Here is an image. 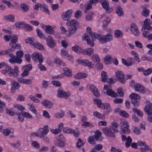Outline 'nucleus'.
I'll use <instances>...</instances> for the list:
<instances>
[{"label":"nucleus","mask_w":152,"mask_h":152,"mask_svg":"<svg viewBox=\"0 0 152 152\" xmlns=\"http://www.w3.org/2000/svg\"><path fill=\"white\" fill-rule=\"evenodd\" d=\"M11 39L10 42V46L15 49H20L21 48L20 45L18 44H16L18 41V37L17 35L14 34L12 36L10 35H5L4 36V38L6 41H9L11 38Z\"/></svg>","instance_id":"f257e3e1"},{"label":"nucleus","mask_w":152,"mask_h":152,"mask_svg":"<svg viewBox=\"0 0 152 152\" xmlns=\"http://www.w3.org/2000/svg\"><path fill=\"white\" fill-rule=\"evenodd\" d=\"M23 51L21 50H19L16 52V56L12 53L10 54L9 56L11 58L9 59L10 62L13 64L15 63L21 64L22 61L21 58L23 56Z\"/></svg>","instance_id":"f03ea898"},{"label":"nucleus","mask_w":152,"mask_h":152,"mask_svg":"<svg viewBox=\"0 0 152 152\" xmlns=\"http://www.w3.org/2000/svg\"><path fill=\"white\" fill-rule=\"evenodd\" d=\"M86 31L88 33L90 34V36L91 38V40L90 38L89 37L88 35L86 34L84 37L83 38L85 39L87 42L88 44L90 45L91 46L93 47L94 46V44L93 42H92V41L95 40L97 37L96 34H98L93 33L92 29L90 27H88L86 28Z\"/></svg>","instance_id":"7ed1b4c3"},{"label":"nucleus","mask_w":152,"mask_h":152,"mask_svg":"<svg viewBox=\"0 0 152 152\" xmlns=\"http://www.w3.org/2000/svg\"><path fill=\"white\" fill-rule=\"evenodd\" d=\"M96 39L99 40L100 43H105L107 42L111 41L112 39L113 36L110 33H108L105 35L102 36L99 34H96Z\"/></svg>","instance_id":"20e7f679"},{"label":"nucleus","mask_w":152,"mask_h":152,"mask_svg":"<svg viewBox=\"0 0 152 152\" xmlns=\"http://www.w3.org/2000/svg\"><path fill=\"white\" fill-rule=\"evenodd\" d=\"M66 23L69 26H71V27L69 28V33L71 34H74L77 29L76 26L78 24L77 21L71 20L67 21Z\"/></svg>","instance_id":"39448f33"},{"label":"nucleus","mask_w":152,"mask_h":152,"mask_svg":"<svg viewBox=\"0 0 152 152\" xmlns=\"http://www.w3.org/2000/svg\"><path fill=\"white\" fill-rule=\"evenodd\" d=\"M32 66L30 64L24 66L22 68L21 70L23 72L21 74V76L25 77L28 76L29 74V72L32 69Z\"/></svg>","instance_id":"423d86ee"},{"label":"nucleus","mask_w":152,"mask_h":152,"mask_svg":"<svg viewBox=\"0 0 152 152\" xmlns=\"http://www.w3.org/2000/svg\"><path fill=\"white\" fill-rule=\"evenodd\" d=\"M45 39L46 40L47 45L49 48H53L56 45V42L52 36H48Z\"/></svg>","instance_id":"0eeeda50"},{"label":"nucleus","mask_w":152,"mask_h":152,"mask_svg":"<svg viewBox=\"0 0 152 152\" xmlns=\"http://www.w3.org/2000/svg\"><path fill=\"white\" fill-rule=\"evenodd\" d=\"M32 58L35 62H38L39 63H42L43 62V58L41 53H33L32 55Z\"/></svg>","instance_id":"6e6552de"},{"label":"nucleus","mask_w":152,"mask_h":152,"mask_svg":"<svg viewBox=\"0 0 152 152\" xmlns=\"http://www.w3.org/2000/svg\"><path fill=\"white\" fill-rule=\"evenodd\" d=\"M57 96L61 98H68L69 96L70 95V93L68 92H66L62 89H59L58 90Z\"/></svg>","instance_id":"1a4fd4ad"},{"label":"nucleus","mask_w":152,"mask_h":152,"mask_svg":"<svg viewBox=\"0 0 152 152\" xmlns=\"http://www.w3.org/2000/svg\"><path fill=\"white\" fill-rule=\"evenodd\" d=\"M118 80L121 83H124L126 82L124 73L121 71H117L115 73Z\"/></svg>","instance_id":"9d476101"},{"label":"nucleus","mask_w":152,"mask_h":152,"mask_svg":"<svg viewBox=\"0 0 152 152\" xmlns=\"http://www.w3.org/2000/svg\"><path fill=\"white\" fill-rule=\"evenodd\" d=\"M49 132L47 126H45L43 128H40L38 130V132L40 134V137L42 138L47 135Z\"/></svg>","instance_id":"9b49d317"},{"label":"nucleus","mask_w":152,"mask_h":152,"mask_svg":"<svg viewBox=\"0 0 152 152\" xmlns=\"http://www.w3.org/2000/svg\"><path fill=\"white\" fill-rule=\"evenodd\" d=\"M121 129L124 133L126 134L129 133L130 131L129 129V125L126 122H121L120 123Z\"/></svg>","instance_id":"f8f14e48"},{"label":"nucleus","mask_w":152,"mask_h":152,"mask_svg":"<svg viewBox=\"0 0 152 152\" xmlns=\"http://www.w3.org/2000/svg\"><path fill=\"white\" fill-rule=\"evenodd\" d=\"M77 61L79 63L81 64L86 66H87L89 68L91 69L93 67V64L87 59L78 60Z\"/></svg>","instance_id":"ddd939ff"},{"label":"nucleus","mask_w":152,"mask_h":152,"mask_svg":"<svg viewBox=\"0 0 152 152\" xmlns=\"http://www.w3.org/2000/svg\"><path fill=\"white\" fill-rule=\"evenodd\" d=\"M102 132L103 134L105 135L114 138L115 136L112 130L107 127H104L102 129Z\"/></svg>","instance_id":"4468645a"},{"label":"nucleus","mask_w":152,"mask_h":152,"mask_svg":"<svg viewBox=\"0 0 152 152\" xmlns=\"http://www.w3.org/2000/svg\"><path fill=\"white\" fill-rule=\"evenodd\" d=\"M130 30L132 33L135 36H137L139 35L140 32L135 23H132L131 24Z\"/></svg>","instance_id":"2eb2a0df"},{"label":"nucleus","mask_w":152,"mask_h":152,"mask_svg":"<svg viewBox=\"0 0 152 152\" xmlns=\"http://www.w3.org/2000/svg\"><path fill=\"white\" fill-rule=\"evenodd\" d=\"M134 88L135 90L142 94H144L146 91L144 87L141 85L139 84H137L134 86Z\"/></svg>","instance_id":"dca6fc26"},{"label":"nucleus","mask_w":152,"mask_h":152,"mask_svg":"<svg viewBox=\"0 0 152 152\" xmlns=\"http://www.w3.org/2000/svg\"><path fill=\"white\" fill-rule=\"evenodd\" d=\"M121 61L123 64L126 66H130L134 63V60L133 58H129L127 59V61L124 58H122Z\"/></svg>","instance_id":"f3484780"},{"label":"nucleus","mask_w":152,"mask_h":152,"mask_svg":"<svg viewBox=\"0 0 152 152\" xmlns=\"http://www.w3.org/2000/svg\"><path fill=\"white\" fill-rule=\"evenodd\" d=\"M72 12V10H69L63 13L62 15V19L65 20H67V21L70 20L69 19L70 18Z\"/></svg>","instance_id":"a211bd4d"},{"label":"nucleus","mask_w":152,"mask_h":152,"mask_svg":"<svg viewBox=\"0 0 152 152\" xmlns=\"http://www.w3.org/2000/svg\"><path fill=\"white\" fill-rule=\"evenodd\" d=\"M121 138L123 141H126L125 142V146L126 148L129 147L131 144L132 142V139L129 136L128 137H127L124 135L122 136Z\"/></svg>","instance_id":"6ab92c4d"},{"label":"nucleus","mask_w":152,"mask_h":152,"mask_svg":"<svg viewBox=\"0 0 152 152\" xmlns=\"http://www.w3.org/2000/svg\"><path fill=\"white\" fill-rule=\"evenodd\" d=\"M151 24V20L149 19H146L144 21L143 27L144 29H147L148 30H151L152 27L150 26Z\"/></svg>","instance_id":"aec40b11"},{"label":"nucleus","mask_w":152,"mask_h":152,"mask_svg":"<svg viewBox=\"0 0 152 152\" xmlns=\"http://www.w3.org/2000/svg\"><path fill=\"white\" fill-rule=\"evenodd\" d=\"M45 31L47 34H53L55 33L53 28L50 25L46 26Z\"/></svg>","instance_id":"412c9836"},{"label":"nucleus","mask_w":152,"mask_h":152,"mask_svg":"<svg viewBox=\"0 0 152 152\" xmlns=\"http://www.w3.org/2000/svg\"><path fill=\"white\" fill-rule=\"evenodd\" d=\"M42 104L45 107L49 108H51L53 106V104L49 100L45 99L41 102Z\"/></svg>","instance_id":"4be33fe9"},{"label":"nucleus","mask_w":152,"mask_h":152,"mask_svg":"<svg viewBox=\"0 0 152 152\" xmlns=\"http://www.w3.org/2000/svg\"><path fill=\"white\" fill-rule=\"evenodd\" d=\"M90 88L95 96L98 97L99 96V91L97 88L93 85H91L90 86Z\"/></svg>","instance_id":"5701e85b"},{"label":"nucleus","mask_w":152,"mask_h":152,"mask_svg":"<svg viewBox=\"0 0 152 152\" xmlns=\"http://www.w3.org/2000/svg\"><path fill=\"white\" fill-rule=\"evenodd\" d=\"M102 4L103 8L106 10V12L109 13L110 12V11L109 4L108 1L104 0L102 2Z\"/></svg>","instance_id":"b1692460"},{"label":"nucleus","mask_w":152,"mask_h":152,"mask_svg":"<svg viewBox=\"0 0 152 152\" xmlns=\"http://www.w3.org/2000/svg\"><path fill=\"white\" fill-rule=\"evenodd\" d=\"M63 70L64 74L68 77H71L72 75L71 70L68 67H65L63 68Z\"/></svg>","instance_id":"393cba45"},{"label":"nucleus","mask_w":152,"mask_h":152,"mask_svg":"<svg viewBox=\"0 0 152 152\" xmlns=\"http://www.w3.org/2000/svg\"><path fill=\"white\" fill-rule=\"evenodd\" d=\"M83 54L91 56L94 53V50L92 48H87L82 51Z\"/></svg>","instance_id":"a878e982"},{"label":"nucleus","mask_w":152,"mask_h":152,"mask_svg":"<svg viewBox=\"0 0 152 152\" xmlns=\"http://www.w3.org/2000/svg\"><path fill=\"white\" fill-rule=\"evenodd\" d=\"M10 76L16 77L19 75V70L17 66L14 67V69H12Z\"/></svg>","instance_id":"bb28decb"},{"label":"nucleus","mask_w":152,"mask_h":152,"mask_svg":"<svg viewBox=\"0 0 152 152\" xmlns=\"http://www.w3.org/2000/svg\"><path fill=\"white\" fill-rule=\"evenodd\" d=\"M107 94L111 96L112 97H116L118 96L116 93L113 90L110 89H107Z\"/></svg>","instance_id":"cd10ccee"},{"label":"nucleus","mask_w":152,"mask_h":152,"mask_svg":"<svg viewBox=\"0 0 152 152\" xmlns=\"http://www.w3.org/2000/svg\"><path fill=\"white\" fill-rule=\"evenodd\" d=\"M137 144L138 145L143 146V148H140V150L143 151H144L148 149V147H147L145 143L142 141H139L137 142Z\"/></svg>","instance_id":"c85d7f7f"},{"label":"nucleus","mask_w":152,"mask_h":152,"mask_svg":"<svg viewBox=\"0 0 152 152\" xmlns=\"http://www.w3.org/2000/svg\"><path fill=\"white\" fill-rule=\"evenodd\" d=\"M145 109L147 114H151L152 111V104H150L146 105Z\"/></svg>","instance_id":"c756f323"},{"label":"nucleus","mask_w":152,"mask_h":152,"mask_svg":"<svg viewBox=\"0 0 152 152\" xmlns=\"http://www.w3.org/2000/svg\"><path fill=\"white\" fill-rule=\"evenodd\" d=\"M102 148L103 146L101 144H99L96 145L90 152H97V151L102 150Z\"/></svg>","instance_id":"7c9ffc66"},{"label":"nucleus","mask_w":152,"mask_h":152,"mask_svg":"<svg viewBox=\"0 0 152 152\" xmlns=\"http://www.w3.org/2000/svg\"><path fill=\"white\" fill-rule=\"evenodd\" d=\"M93 115L94 116L102 119H104L105 118L104 115L97 111L94 112L93 113Z\"/></svg>","instance_id":"2f4dec72"},{"label":"nucleus","mask_w":152,"mask_h":152,"mask_svg":"<svg viewBox=\"0 0 152 152\" xmlns=\"http://www.w3.org/2000/svg\"><path fill=\"white\" fill-rule=\"evenodd\" d=\"M54 144L55 145L61 147H63L64 145V143L62 140H60L59 139H57L56 141L54 142Z\"/></svg>","instance_id":"473e14b6"},{"label":"nucleus","mask_w":152,"mask_h":152,"mask_svg":"<svg viewBox=\"0 0 152 152\" xmlns=\"http://www.w3.org/2000/svg\"><path fill=\"white\" fill-rule=\"evenodd\" d=\"M116 13L119 16H122L124 14V12L122 8L118 6L116 7Z\"/></svg>","instance_id":"72a5a7b5"},{"label":"nucleus","mask_w":152,"mask_h":152,"mask_svg":"<svg viewBox=\"0 0 152 152\" xmlns=\"http://www.w3.org/2000/svg\"><path fill=\"white\" fill-rule=\"evenodd\" d=\"M87 76V74L85 73H79L77 74L75 76L76 79H79L80 78H84Z\"/></svg>","instance_id":"f704fd0d"},{"label":"nucleus","mask_w":152,"mask_h":152,"mask_svg":"<svg viewBox=\"0 0 152 152\" xmlns=\"http://www.w3.org/2000/svg\"><path fill=\"white\" fill-rule=\"evenodd\" d=\"M41 9L42 11L45 12L48 15L50 14V12L48 9V7L45 4H43V5L41 4Z\"/></svg>","instance_id":"c9c22d12"},{"label":"nucleus","mask_w":152,"mask_h":152,"mask_svg":"<svg viewBox=\"0 0 152 152\" xmlns=\"http://www.w3.org/2000/svg\"><path fill=\"white\" fill-rule=\"evenodd\" d=\"M36 32L38 37L42 39L46 38L45 35L42 33V31L39 29H37Z\"/></svg>","instance_id":"e433bc0d"},{"label":"nucleus","mask_w":152,"mask_h":152,"mask_svg":"<svg viewBox=\"0 0 152 152\" xmlns=\"http://www.w3.org/2000/svg\"><path fill=\"white\" fill-rule=\"evenodd\" d=\"M72 49L73 51L78 53H80L82 52L81 48L77 45H75L72 47Z\"/></svg>","instance_id":"4c0bfd02"},{"label":"nucleus","mask_w":152,"mask_h":152,"mask_svg":"<svg viewBox=\"0 0 152 152\" xmlns=\"http://www.w3.org/2000/svg\"><path fill=\"white\" fill-rule=\"evenodd\" d=\"M132 110L134 113L137 114L138 116L140 117H142L143 116V114L138 109L134 108H132Z\"/></svg>","instance_id":"58836bf2"},{"label":"nucleus","mask_w":152,"mask_h":152,"mask_svg":"<svg viewBox=\"0 0 152 152\" xmlns=\"http://www.w3.org/2000/svg\"><path fill=\"white\" fill-rule=\"evenodd\" d=\"M12 69V68L10 66H7L5 68V69L3 70L2 71V73L4 74L7 73L10 76Z\"/></svg>","instance_id":"ea45409f"},{"label":"nucleus","mask_w":152,"mask_h":152,"mask_svg":"<svg viewBox=\"0 0 152 152\" xmlns=\"http://www.w3.org/2000/svg\"><path fill=\"white\" fill-rule=\"evenodd\" d=\"M104 62L105 63L107 64H110L111 61V57L110 55H107L104 58Z\"/></svg>","instance_id":"a19ab883"},{"label":"nucleus","mask_w":152,"mask_h":152,"mask_svg":"<svg viewBox=\"0 0 152 152\" xmlns=\"http://www.w3.org/2000/svg\"><path fill=\"white\" fill-rule=\"evenodd\" d=\"M149 12L150 10L144 7L143 8L141 13L143 16L146 17L149 15Z\"/></svg>","instance_id":"79ce46f5"},{"label":"nucleus","mask_w":152,"mask_h":152,"mask_svg":"<svg viewBox=\"0 0 152 152\" xmlns=\"http://www.w3.org/2000/svg\"><path fill=\"white\" fill-rule=\"evenodd\" d=\"M25 23L23 22L19 21L15 23L16 27L19 28H24Z\"/></svg>","instance_id":"37998d69"},{"label":"nucleus","mask_w":152,"mask_h":152,"mask_svg":"<svg viewBox=\"0 0 152 152\" xmlns=\"http://www.w3.org/2000/svg\"><path fill=\"white\" fill-rule=\"evenodd\" d=\"M4 18L6 20H9L13 22L14 21V16L13 15H10L5 16Z\"/></svg>","instance_id":"c03bdc74"},{"label":"nucleus","mask_w":152,"mask_h":152,"mask_svg":"<svg viewBox=\"0 0 152 152\" xmlns=\"http://www.w3.org/2000/svg\"><path fill=\"white\" fill-rule=\"evenodd\" d=\"M35 48L43 50L44 49L43 46L41 44L38 42H36L33 44Z\"/></svg>","instance_id":"a18cd8bd"},{"label":"nucleus","mask_w":152,"mask_h":152,"mask_svg":"<svg viewBox=\"0 0 152 152\" xmlns=\"http://www.w3.org/2000/svg\"><path fill=\"white\" fill-rule=\"evenodd\" d=\"M102 133L98 130H96L95 132V135L94 136L96 140H98L99 138L101 136Z\"/></svg>","instance_id":"49530a36"},{"label":"nucleus","mask_w":152,"mask_h":152,"mask_svg":"<svg viewBox=\"0 0 152 152\" xmlns=\"http://www.w3.org/2000/svg\"><path fill=\"white\" fill-rule=\"evenodd\" d=\"M102 75V81L103 82H105L107 78V73L106 72L102 71L101 73Z\"/></svg>","instance_id":"de8ad7c7"},{"label":"nucleus","mask_w":152,"mask_h":152,"mask_svg":"<svg viewBox=\"0 0 152 152\" xmlns=\"http://www.w3.org/2000/svg\"><path fill=\"white\" fill-rule=\"evenodd\" d=\"M20 7L24 12H26L28 11L29 8V6L24 3H21V4Z\"/></svg>","instance_id":"09e8293b"},{"label":"nucleus","mask_w":152,"mask_h":152,"mask_svg":"<svg viewBox=\"0 0 152 152\" xmlns=\"http://www.w3.org/2000/svg\"><path fill=\"white\" fill-rule=\"evenodd\" d=\"M119 114L122 116L126 118H128L129 117V114L124 110H121L119 112Z\"/></svg>","instance_id":"8fccbe9b"},{"label":"nucleus","mask_w":152,"mask_h":152,"mask_svg":"<svg viewBox=\"0 0 152 152\" xmlns=\"http://www.w3.org/2000/svg\"><path fill=\"white\" fill-rule=\"evenodd\" d=\"M94 101L95 103L97 105L98 107H100L102 109L103 108V107L101 106L102 103L101 100L96 99H94Z\"/></svg>","instance_id":"3c124183"},{"label":"nucleus","mask_w":152,"mask_h":152,"mask_svg":"<svg viewBox=\"0 0 152 152\" xmlns=\"http://www.w3.org/2000/svg\"><path fill=\"white\" fill-rule=\"evenodd\" d=\"M131 102L133 105L135 107H137L140 104L139 100H136L135 98H133V99H132Z\"/></svg>","instance_id":"603ef678"},{"label":"nucleus","mask_w":152,"mask_h":152,"mask_svg":"<svg viewBox=\"0 0 152 152\" xmlns=\"http://www.w3.org/2000/svg\"><path fill=\"white\" fill-rule=\"evenodd\" d=\"M129 97L133 99L135 98L136 100H139L140 98V97L138 94H135V93H132L129 95Z\"/></svg>","instance_id":"864d4df0"},{"label":"nucleus","mask_w":152,"mask_h":152,"mask_svg":"<svg viewBox=\"0 0 152 152\" xmlns=\"http://www.w3.org/2000/svg\"><path fill=\"white\" fill-rule=\"evenodd\" d=\"M82 125L83 126H87L89 127H94V124L89 122L86 121L84 122L82 124Z\"/></svg>","instance_id":"5fc2aeb1"},{"label":"nucleus","mask_w":152,"mask_h":152,"mask_svg":"<svg viewBox=\"0 0 152 152\" xmlns=\"http://www.w3.org/2000/svg\"><path fill=\"white\" fill-rule=\"evenodd\" d=\"M92 59L94 62H98L100 61L99 56L96 54H94L92 56Z\"/></svg>","instance_id":"6e6d98bb"},{"label":"nucleus","mask_w":152,"mask_h":152,"mask_svg":"<svg viewBox=\"0 0 152 152\" xmlns=\"http://www.w3.org/2000/svg\"><path fill=\"white\" fill-rule=\"evenodd\" d=\"M15 114L18 115V119L20 121H23L24 119V116H23V113H19L17 112H15Z\"/></svg>","instance_id":"4d7b16f0"},{"label":"nucleus","mask_w":152,"mask_h":152,"mask_svg":"<svg viewBox=\"0 0 152 152\" xmlns=\"http://www.w3.org/2000/svg\"><path fill=\"white\" fill-rule=\"evenodd\" d=\"M28 105L30 106L29 108L30 111H31L34 114H37V112L34 107L33 106L32 104L30 103L28 104Z\"/></svg>","instance_id":"13d9d810"},{"label":"nucleus","mask_w":152,"mask_h":152,"mask_svg":"<svg viewBox=\"0 0 152 152\" xmlns=\"http://www.w3.org/2000/svg\"><path fill=\"white\" fill-rule=\"evenodd\" d=\"M11 82L12 84L15 88L18 89L20 88V85L18 82L14 80H12Z\"/></svg>","instance_id":"bf43d9fd"},{"label":"nucleus","mask_w":152,"mask_h":152,"mask_svg":"<svg viewBox=\"0 0 152 152\" xmlns=\"http://www.w3.org/2000/svg\"><path fill=\"white\" fill-rule=\"evenodd\" d=\"M93 16V13L92 12H90L89 14L86 16V19L87 21L91 20H92Z\"/></svg>","instance_id":"052dcab7"},{"label":"nucleus","mask_w":152,"mask_h":152,"mask_svg":"<svg viewBox=\"0 0 152 152\" xmlns=\"http://www.w3.org/2000/svg\"><path fill=\"white\" fill-rule=\"evenodd\" d=\"M24 28L26 31H29L33 29V28L31 25L28 24H25Z\"/></svg>","instance_id":"680f3d73"},{"label":"nucleus","mask_w":152,"mask_h":152,"mask_svg":"<svg viewBox=\"0 0 152 152\" xmlns=\"http://www.w3.org/2000/svg\"><path fill=\"white\" fill-rule=\"evenodd\" d=\"M49 150L47 146H42L39 149V152H45L48 151Z\"/></svg>","instance_id":"e2e57ef3"},{"label":"nucleus","mask_w":152,"mask_h":152,"mask_svg":"<svg viewBox=\"0 0 152 152\" xmlns=\"http://www.w3.org/2000/svg\"><path fill=\"white\" fill-rule=\"evenodd\" d=\"M54 62L60 65L64 66V63L59 59H54Z\"/></svg>","instance_id":"0e129e2a"},{"label":"nucleus","mask_w":152,"mask_h":152,"mask_svg":"<svg viewBox=\"0 0 152 152\" xmlns=\"http://www.w3.org/2000/svg\"><path fill=\"white\" fill-rule=\"evenodd\" d=\"M118 96L120 97H122L124 96V93L122 91V89L121 88H119L117 91Z\"/></svg>","instance_id":"69168bd1"},{"label":"nucleus","mask_w":152,"mask_h":152,"mask_svg":"<svg viewBox=\"0 0 152 152\" xmlns=\"http://www.w3.org/2000/svg\"><path fill=\"white\" fill-rule=\"evenodd\" d=\"M14 107L18 109L20 111H22L25 109V107L22 105L18 104H15Z\"/></svg>","instance_id":"338daca9"},{"label":"nucleus","mask_w":152,"mask_h":152,"mask_svg":"<svg viewBox=\"0 0 152 152\" xmlns=\"http://www.w3.org/2000/svg\"><path fill=\"white\" fill-rule=\"evenodd\" d=\"M82 15L81 11L80 10L76 11L75 13V16L76 18H80Z\"/></svg>","instance_id":"774afa93"}]
</instances>
